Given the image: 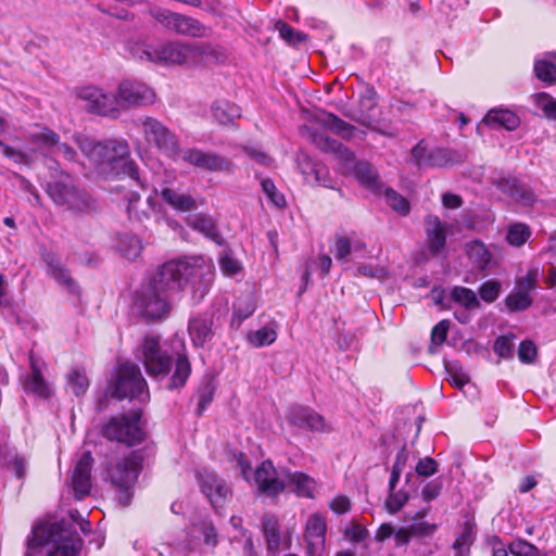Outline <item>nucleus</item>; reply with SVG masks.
<instances>
[{
    "mask_svg": "<svg viewBox=\"0 0 556 556\" xmlns=\"http://www.w3.org/2000/svg\"><path fill=\"white\" fill-rule=\"evenodd\" d=\"M216 390V386L213 380L204 381L199 389L197 390V399H198V415H202L203 412L207 408L214 397V393Z\"/></svg>",
    "mask_w": 556,
    "mask_h": 556,
    "instance_id": "40",
    "label": "nucleus"
},
{
    "mask_svg": "<svg viewBox=\"0 0 556 556\" xmlns=\"http://www.w3.org/2000/svg\"><path fill=\"white\" fill-rule=\"evenodd\" d=\"M384 199L387 204L394 211H396L399 214L405 216L410 211V205L408 201L401 194H399L396 191H394L391 188H388L384 191Z\"/></svg>",
    "mask_w": 556,
    "mask_h": 556,
    "instance_id": "43",
    "label": "nucleus"
},
{
    "mask_svg": "<svg viewBox=\"0 0 556 556\" xmlns=\"http://www.w3.org/2000/svg\"><path fill=\"white\" fill-rule=\"evenodd\" d=\"M466 253L475 267L480 270L485 269L491 261L490 251L478 240L470 241L466 244Z\"/></svg>",
    "mask_w": 556,
    "mask_h": 556,
    "instance_id": "30",
    "label": "nucleus"
},
{
    "mask_svg": "<svg viewBox=\"0 0 556 556\" xmlns=\"http://www.w3.org/2000/svg\"><path fill=\"white\" fill-rule=\"evenodd\" d=\"M408 498V494L404 491H390L389 497L386 501V507L389 513L395 514L402 509V507L407 503Z\"/></svg>",
    "mask_w": 556,
    "mask_h": 556,
    "instance_id": "55",
    "label": "nucleus"
},
{
    "mask_svg": "<svg viewBox=\"0 0 556 556\" xmlns=\"http://www.w3.org/2000/svg\"><path fill=\"white\" fill-rule=\"evenodd\" d=\"M142 468V455L134 451L123 458L105 459L102 464V477L119 491L118 502L128 506L131 502V488L136 483Z\"/></svg>",
    "mask_w": 556,
    "mask_h": 556,
    "instance_id": "5",
    "label": "nucleus"
},
{
    "mask_svg": "<svg viewBox=\"0 0 556 556\" xmlns=\"http://www.w3.org/2000/svg\"><path fill=\"white\" fill-rule=\"evenodd\" d=\"M509 552L514 556H540L539 548L523 540H518L510 543Z\"/></svg>",
    "mask_w": 556,
    "mask_h": 556,
    "instance_id": "54",
    "label": "nucleus"
},
{
    "mask_svg": "<svg viewBox=\"0 0 556 556\" xmlns=\"http://www.w3.org/2000/svg\"><path fill=\"white\" fill-rule=\"evenodd\" d=\"M277 333L274 329L263 327L256 331L248 333V341L256 348L269 345L276 341Z\"/></svg>",
    "mask_w": 556,
    "mask_h": 556,
    "instance_id": "42",
    "label": "nucleus"
},
{
    "mask_svg": "<svg viewBox=\"0 0 556 556\" xmlns=\"http://www.w3.org/2000/svg\"><path fill=\"white\" fill-rule=\"evenodd\" d=\"M325 124L327 127H329L332 131L337 132L338 135L342 136L343 138H351L353 137L354 131L356 128L352 126L351 124L342 121L338 116L333 114H328Z\"/></svg>",
    "mask_w": 556,
    "mask_h": 556,
    "instance_id": "45",
    "label": "nucleus"
},
{
    "mask_svg": "<svg viewBox=\"0 0 556 556\" xmlns=\"http://www.w3.org/2000/svg\"><path fill=\"white\" fill-rule=\"evenodd\" d=\"M255 308H256V305L251 295H248L244 299L243 298L238 299L233 305L235 315L240 320L249 318L254 313Z\"/></svg>",
    "mask_w": 556,
    "mask_h": 556,
    "instance_id": "50",
    "label": "nucleus"
},
{
    "mask_svg": "<svg viewBox=\"0 0 556 556\" xmlns=\"http://www.w3.org/2000/svg\"><path fill=\"white\" fill-rule=\"evenodd\" d=\"M501 292V283L497 280H488L479 287L480 298L488 303L494 302Z\"/></svg>",
    "mask_w": 556,
    "mask_h": 556,
    "instance_id": "52",
    "label": "nucleus"
},
{
    "mask_svg": "<svg viewBox=\"0 0 556 556\" xmlns=\"http://www.w3.org/2000/svg\"><path fill=\"white\" fill-rule=\"evenodd\" d=\"M451 299L465 307L466 309H476L480 307L477 294L469 288L456 286L451 290Z\"/></svg>",
    "mask_w": 556,
    "mask_h": 556,
    "instance_id": "33",
    "label": "nucleus"
},
{
    "mask_svg": "<svg viewBox=\"0 0 556 556\" xmlns=\"http://www.w3.org/2000/svg\"><path fill=\"white\" fill-rule=\"evenodd\" d=\"M326 518L319 513L309 515L305 522L303 535L307 556H321L326 546Z\"/></svg>",
    "mask_w": 556,
    "mask_h": 556,
    "instance_id": "15",
    "label": "nucleus"
},
{
    "mask_svg": "<svg viewBox=\"0 0 556 556\" xmlns=\"http://www.w3.org/2000/svg\"><path fill=\"white\" fill-rule=\"evenodd\" d=\"M356 179L365 187L372 188L377 184V173L367 162H358L353 167Z\"/></svg>",
    "mask_w": 556,
    "mask_h": 556,
    "instance_id": "37",
    "label": "nucleus"
},
{
    "mask_svg": "<svg viewBox=\"0 0 556 556\" xmlns=\"http://www.w3.org/2000/svg\"><path fill=\"white\" fill-rule=\"evenodd\" d=\"M130 52L134 58L152 63L191 65L189 43L167 42L160 45L135 43Z\"/></svg>",
    "mask_w": 556,
    "mask_h": 556,
    "instance_id": "7",
    "label": "nucleus"
},
{
    "mask_svg": "<svg viewBox=\"0 0 556 556\" xmlns=\"http://www.w3.org/2000/svg\"><path fill=\"white\" fill-rule=\"evenodd\" d=\"M473 541L475 534L472 526L466 522L463 531L457 535L453 543L455 556H468L470 546L472 545Z\"/></svg>",
    "mask_w": 556,
    "mask_h": 556,
    "instance_id": "35",
    "label": "nucleus"
},
{
    "mask_svg": "<svg viewBox=\"0 0 556 556\" xmlns=\"http://www.w3.org/2000/svg\"><path fill=\"white\" fill-rule=\"evenodd\" d=\"M505 304L510 312L525 311L531 306L532 298L526 291L515 289L506 296Z\"/></svg>",
    "mask_w": 556,
    "mask_h": 556,
    "instance_id": "41",
    "label": "nucleus"
},
{
    "mask_svg": "<svg viewBox=\"0 0 556 556\" xmlns=\"http://www.w3.org/2000/svg\"><path fill=\"white\" fill-rule=\"evenodd\" d=\"M179 159L206 172L231 173L233 170V163L228 157L199 148L181 149Z\"/></svg>",
    "mask_w": 556,
    "mask_h": 556,
    "instance_id": "13",
    "label": "nucleus"
},
{
    "mask_svg": "<svg viewBox=\"0 0 556 556\" xmlns=\"http://www.w3.org/2000/svg\"><path fill=\"white\" fill-rule=\"evenodd\" d=\"M514 338L507 336L498 337L495 342L493 350L501 358H511L514 355Z\"/></svg>",
    "mask_w": 556,
    "mask_h": 556,
    "instance_id": "51",
    "label": "nucleus"
},
{
    "mask_svg": "<svg viewBox=\"0 0 556 556\" xmlns=\"http://www.w3.org/2000/svg\"><path fill=\"white\" fill-rule=\"evenodd\" d=\"M483 122L491 127H503L507 130H515L520 124L517 114L507 109L490 110L484 116Z\"/></svg>",
    "mask_w": 556,
    "mask_h": 556,
    "instance_id": "24",
    "label": "nucleus"
},
{
    "mask_svg": "<svg viewBox=\"0 0 556 556\" xmlns=\"http://www.w3.org/2000/svg\"><path fill=\"white\" fill-rule=\"evenodd\" d=\"M201 492L214 509L223 508L231 497V490L215 472L204 471L199 477Z\"/></svg>",
    "mask_w": 556,
    "mask_h": 556,
    "instance_id": "16",
    "label": "nucleus"
},
{
    "mask_svg": "<svg viewBox=\"0 0 556 556\" xmlns=\"http://www.w3.org/2000/svg\"><path fill=\"white\" fill-rule=\"evenodd\" d=\"M316 142L323 150L333 152L336 155H338V157L345 162L354 161V153L333 139L327 137H318L316 138Z\"/></svg>",
    "mask_w": 556,
    "mask_h": 556,
    "instance_id": "36",
    "label": "nucleus"
},
{
    "mask_svg": "<svg viewBox=\"0 0 556 556\" xmlns=\"http://www.w3.org/2000/svg\"><path fill=\"white\" fill-rule=\"evenodd\" d=\"M261 187L267 199L276 207L282 208L286 206L287 202L285 195L276 188L274 181L270 178H264L261 181Z\"/></svg>",
    "mask_w": 556,
    "mask_h": 556,
    "instance_id": "47",
    "label": "nucleus"
},
{
    "mask_svg": "<svg viewBox=\"0 0 556 556\" xmlns=\"http://www.w3.org/2000/svg\"><path fill=\"white\" fill-rule=\"evenodd\" d=\"M237 464L241 470V476L250 484L257 488L260 494L275 497L286 489V482L278 477V472L270 460H264L256 467L251 476L252 467L243 453L237 455Z\"/></svg>",
    "mask_w": 556,
    "mask_h": 556,
    "instance_id": "9",
    "label": "nucleus"
},
{
    "mask_svg": "<svg viewBox=\"0 0 556 556\" xmlns=\"http://www.w3.org/2000/svg\"><path fill=\"white\" fill-rule=\"evenodd\" d=\"M146 142L163 155L176 161L181 154L179 137L165 124L152 116L138 119Z\"/></svg>",
    "mask_w": 556,
    "mask_h": 556,
    "instance_id": "8",
    "label": "nucleus"
},
{
    "mask_svg": "<svg viewBox=\"0 0 556 556\" xmlns=\"http://www.w3.org/2000/svg\"><path fill=\"white\" fill-rule=\"evenodd\" d=\"M536 346L532 341L525 340L519 344L518 348V357L521 363L530 364L536 357Z\"/></svg>",
    "mask_w": 556,
    "mask_h": 556,
    "instance_id": "58",
    "label": "nucleus"
},
{
    "mask_svg": "<svg viewBox=\"0 0 556 556\" xmlns=\"http://www.w3.org/2000/svg\"><path fill=\"white\" fill-rule=\"evenodd\" d=\"M93 458L90 451L84 452L78 458L72 475V488L77 500L89 494L91 489V469Z\"/></svg>",
    "mask_w": 556,
    "mask_h": 556,
    "instance_id": "18",
    "label": "nucleus"
},
{
    "mask_svg": "<svg viewBox=\"0 0 556 556\" xmlns=\"http://www.w3.org/2000/svg\"><path fill=\"white\" fill-rule=\"evenodd\" d=\"M438 471V463L431 457L419 459L416 465V472L420 477H430Z\"/></svg>",
    "mask_w": 556,
    "mask_h": 556,
    "instance_id": "62",
    "label": "nucleus"
},
{
    "mask_svg": "<svg viewBox=\"0 0 556 556\" xmlns=\"http://www.w3.org/2000/svg\"><path fill=\"white\" fill-rule=\"evenodd\" d=\"M213 270L202 257L173 260L163 264L135 294L134 309L147 320L168 316V292L189 287L193 296L201 300L208 291Z\"/></svg>",
    "mask_w": 556,
    "mask_h": 556,
    "instance_id": "1",
    "label": "nucleus"
},
{
    "mask_svg": "<svg viewBox=\"0 0 556 556\" xmlns=\"http://www.w3.org/2000/svg\"><path fill=\"white\" fill-rule=\"evenodd\" d=\"M428 511V508H424L410 518V523L407 528L413 538H431L437 531V523H429L424 520Z\"/></svg>",
    "mask_w": 556,
    "mask_h": 556,
    "instance_id": "29",
    "label": "nucleus"
},
{
    "mask_svg": "<svg viewBox=\"0 0 556 556\" xmlns=\"http://www.w3.org/2000/svg\"><path fill=\"white\" fill-rule=\"evenodd\" d=\"M189 53L191 65L218 61L223 56L217 46L207 42L189 43Z\"/></svg>",
    "mask_w": 556,
    "mask_h": 556,
    "instance_id": "25",
    "label": "nucleus"
},
{
    "mask_svg": "<svg viewBox=\"0 0 556 556\" xmlns=\"http://www.w3.org/2000/svg\"><path fill=\"white\" fill-rule=\"evenodd\" d=\"M276 27L279 30L280 37L289 45L296 46L307 40V35L295 30L287 23L278 22Z\"/></svg>",
    "mask_w": 556,
    "mask_h": 556,
    "instance_id": "46",
    "label": "nucleus"
},
{
    "mask_svg": "<svg viewBox=\"0 0 556 556\" xmlns=\"http://www.w3.org/2000/svg\"><path fill=\"white\" fill-rule=\"evenodd\" d=\"M74 140L99 174L106 178L129 177L139 182V169L136 162L130 159L127 141L117 139L96 141L83 135H75Z\"/></svg>",
    "mask_w": 556,
    "mask_h": 556,
    "instance_id": "2",
    "label": "nucleus"
},
{
    "mask_svg": "<svg viewBox=\"0 0 556 556\" xmlns=\"http://www.w3.org/2000/svg\"><path fill=\"white\" fill-rule=\"evenodd\" d=\"M26 390L33 392L40 397L49 396L50 390L48 384L45 382L40 371L37 368H33V376L26 383Z\"/></svg>",
    "mask_w": 556,
    "mask_h": 556,
    "instance_id": "48",
    "label": "nucleus"
},
{
    "mask_svg": "<svg viewBox=\"0 0 556 556\" xmlns=\"http://www.w3.org/2000/svg\"><path fill=\"white\" fill-rule=\"evenodd\" d=\"M554 59L555 56L553 54H548L536 59L534 63L535 76L549 85L556 83V63Z\"/></svg>",
    "mask_w": 556,
    "mask_h": 556,
    "instance_id": "31",
    "label": "nucleus"
},
{
    "mask_svg": "<svg viewBox=\"0 0 556 556\" xmlns=\"http://www.w3.org/2000/svg\"><path fill=\"white\" fill-rule=\"evenodd\" d=\"M160 194L162 200L177 212H192L198 208L197 200L189 193H182L168 187H162Z\"/></svg>",
    "mask_w": 556,
    "mask_h": 556,
    "instance_id": "23",
    "label": "nucleus"
},
{
    "mask_svg": "<svg viewBox=\"0 0 556 556\" xmlns=\"http://www.w3.org/2000/svg\"><path fill=\"white\" fill-rule=\"evenodd\" d=\"M112 395L118 400L137 399L140 402L149 401L150 393L147 381L136 364L124 363L118 366Z\"/></svg>",
    "mask_w": 556,
    "mask_h": 556,
    "instance_id": "11",
    "label": "nucleus"
},
{
    "mask_svg": "<svg viewBox=\"0 0 556 556\" xmlns=\"http://www.w3.org/2000/svg\"><path fill=\"white\" fill-rule=\"evenodd\" d=\"M211 114L218 124L229 125L240 117L241 110L238 105L227 100H216L211 105Z\"/></svg>",
    "mask_w": 556,
    "mask_h": 556,
    "instance_id": "26",
    "label": "nucleus"
},
{
    "mask_svg": "<svg viewBox=\"0 0 556 556\" xmlns=\"http://www.w3.org/2000/svg\"><path fill=\"white\" fill-rule=\"evenodd\" d=\"M151 16L163 27L173 30L175 26L176 13L169 10L156 9L150 11Z\"/></svg>",
    "mask_w": 556,
    "mask_h": 556,
    "instance_id": "57",
    "label": "nucleus"
},
{
    "mask_svg": "<svg viewBox=\"0 0 556 556\" xmlns=\"http://www.w3.org/2000/svg\"><path fill=\"white\" fill-rule=\"evenodd\" d=\"M121 253L128 260H135L142 251L141 240L134 235H123L118 240Z\"/></svg>",
    "mask_w": 556,
    "mask_h": 556,
    "instance_id": "34",
    "label": "nucleus"
},
{
    "mask_svg": "<svg viewBox=\"0 0 556 556\" xmlns=\"http://www.w3.org/2000/svg\"><path fill=\"white\" fill-rule=\"evenodd\" d=\"M181 345H184L182 342ZM140 350L141 361L150 377L163 379L169 374L173 367V356L161 346L157 338L146 337ZM174 365L175 369L167 386L170 390L182 388L191 375V364L185 346L181 352L176 353Z\"/></svg>",
    "mask_w": 556,
    "mask_h": 556,
    "instance_id": "3",
    "label": "nucleus"
},
{
    "mask_svg": "<svg viewBox=\"0 0 556 556\" xmlns=\"http://www.w3.org/2000/svg\"><path fill=\"white\" fill-rule=\"evenodd\" d=\"M29 139L31 142L40 144L49 152L62 155L67 161L72 162L76 159L75 149L65 142H60V136L49 128H42L31 132Z\"/></svg>",
    "mask_w": 556,
    "mask_h": 556,
    "instance_id": "19",
    "label": "nucleus"
},
{
    "mask_svg": "<svg viewBox=\"0 0 556 556\" xmlns=\"http://www.w3.org/2000/svg\"><path fill=\"white\" fill-rule=\"evenodd\" d=\"M191 533L194 538L202 536L203 542L208 546L215 547L218 543L217 532L208 521L203 520L200 523H194Z\"/></svg>",
    "mask_w": 556,
    "mask_h": 556,
    "instance_id": "38",
    "label": "nucleus"
},
{
    "mask_svg": "<svg viewBox=\"0 0 556 556\" xmlns=\"http://www.w3.org/2000/svg\"><path fill=\"white\" fill-rule=\"evenodd\" d=\"M212 326L213 319L208 315H197L190 318L188 332L195 348H202L212 340L214 336Z\"/></svg>",
    "mask_w": 556,
    "mask_h": 556,
    "instance_id": "21",
    "label": "nucleus"
},
{
    "mask_svg": "<svg viewBox=\"0 0 556 556\" xmlns=\"http://www.w3.org/2000/svg\"><path fill=\"white\" fill-rule=\"evenodd\" d=\"M287 420L294 427L313 432L331 431V425L325 417L308 406H292L287 414Z\"/></svg>",
    "mask_w": 556,
    "mask_h": 556,
    "instance_id": "17",
    "label": "nucleus"
},
{
    "mask_svg": "<svg viewBox=\"0 0 556 556\" xmlns=\"http://www.w3.org/2000/svg\"><path fill=\"white\" fill-rule=\"evenodd\" d=\"M83 544L73 525L62 520L34 528L28 548L40 545L46 548L47 556H80Z\"/></svg>",
    "mask_w": 556,
    "mask_h": 556,
    "instance_id": "4",
    "label": "nucleus"
},
{
    "mask_svg": "<svg viewBox=\"0 0 556 556\" xmlns=\"http://www.w3.org/2000/svg\"><path fill=\"white\" fill-rule=\"evenodd\" d=\"M352 253V239L348 236H337L334 241V257L338 261H345Z\"/></svg>",
    "mask_w": 556,
    "mask_h": 556,
    "instance_id": "56",
    "label": "nucleus"
},
{
    "mask_svg": "<svg viewBox=\"0 0 556 556\" xmlns=\"http://www.w3.org/2000/svg\"><path fill=\"white\" fill-rule=\"evenodd\" d=\"M450 328L448 320H441L431 331V341L433 344L441 345L445 340Z\"/></svg>",
    "mask_w": 556,
    "mask_h": 556,
    "instance_id": "64",
    "label": "nucleus"
},
{
    "mask_svg": "<svg viewBox=\"0 0 556 556\" xmlns=\"http://www.w3.org/2000/svg\"><path fill=\"white\" fill-rule=\"evenodd\" d=\"M78 97L86 102V109L89 112L112 118H117L119 115L116 94H108L100 88L86 86L79 90Z\"/></svg>",
    "mask_w": 556,
    "mask_h": 556,
    "instance_id": "14",
    "label": "nucleus"
},
{
    "mask_svg": "<svg viewBox=\"0 0 556 556\" xmlns=\"http://www.w3.org/2000/svg\"><path fill=\"white\" fill-rule=\"evenodd\" d=\"M219 267L223 274L229 277L237 275L241 270L240 263L229 254L220 256Z\"/></svg>",
    "mask_w": 556,
    "mask_h": 556,
    "instance_id": "59",
    "label": "nucleus"
},
{
    "mask_svg": "<svg viewBox=\"0 0 556 556\" xmlns=\"http://www.w3.org/2000/svg\"><path fill=\"white\" fill-rule=\"evenodd\" d=\"M288 483L293 486V491L303 497L312 498L316 488V481L302 471H286L285 473Z\"/></svg>",
    "mask_w": 556,
    "mask_h": 556,
    "instance_id": "27",
    "label": "nucleus"
},
{
    "mask_svg": "<svg viewBox=\"0 0 556 556\" xmlns=\"http://www.w3.org/2000/svg\"><path fill=\"white\" fill-rule=\"evenodd\" d=\"M115 94L118 110L151 105L156 97L152 88L135 79L121 81Z\"/></svg>",
    "mask_w": 556,
    "mask_h": 556,
    "instance_id": "12",
    "label": "nucleus"
},
{
    "mask_svg": "<svg viewBox=\"0 0 556 556\" xmlns=\"http://www.w3.org/2000/svg\"><path fill=\"white\" fill-rule=\"evenodd\" d=\"M425 226L430 252L434 254L441 252L446 242V226L434 215H428L425 218Z\"/></svg>",
    "mask_w": 556,
    "mask_h": 556,
    "instance_id": "22",
    "label": "nucleus"
},
{
    "mask_svg": "<svg viewBox=\"0 0 556 556\" xmlns=\"http://www.w3.org/2000/svg\"><path fill=\"white\" fill-rule=\"evenodd\" d=\"M446 371L448 375V381L454 387L462 389L465 384H467L470 380L468 374L463 370L460 366L456 364L446 366Z\"/></svg>",
    "mask_w": 556,
    "mask_h": 556,
    "instance_id": "53",
    "label": "nucleus"
},
{
    "mask_svg": "<svg viewBox=\"0 0 556 556\" xmlns=\"http://www.w3.org/2000/svg\"><path fill=\"white\" fill-rule=\"evenodd\" d=\"M531 228L523 223H513L507 227L506 240L515 248L522 247L531 237Z\"/></svg>",
    "mask_w": 556,
    "mask_h": 556,
    "instance_id": "32",
    "label": "nucleus"
},
{
    "mask_svg": "<svg viewBox=\"0 0 556 556\" xmlns=\"http://www.w3.org/2000/svg\"><path fill=\"white\" fill-rule=\"evenodd\" d=\"M513 200L522 205H532L535 201L534 192L527 186L519 182L516 192L514 193Z\"/></svg>",
    "mask_w": 556,
    "mask_h": 556,
    "instance_id": "60",
    "label": "nucleus"
},
{
    "mask_svg": "<svg viewBox=\"0 0 556 556\" xmlns=\"http://www.w3.org/2000/svg\"><path fill=\"white\" fill-rule=\"evenodd\" d=\"M538 106L547 118L556 119V100L554 98L546 93H541L538 98Z\"/></svg>",
    "mask_w": 556,
    "mask_h": 556,
    "instance_id": "61",
    "label": "nucleus"
},
{
    "mask_svg": "<svg viewBox=\"0 0 556 556\" xmlns=\"http://www.w3.org/2000/svg\"><path fill=\"white\" fill-rule=\"evenodd\" d=\"M189 225L193 229L199 230L208 238L216 239L218 237V231L215 226V223L210 216H205L202 214L194 215L189 219Z\"/></svg>",
    "mask_w": 556,
    "mask_h": 556,
    "instance_id": "39",
    "label": "nucleus"
},
{
    "mask_svg": "<svg viewBox=\"0 0 556 556\" xmlns=\"http://www.w3.org/2000/svg\"><path fill=\"white\" fill-rule=\"evenodd\" d=\"M296 161L298 167L304 176L305 180L311 181L312 170L315 168L317 162H314L313 159L306 153H299Z\"/></svg>",
    "mask_w": 556,
    "mask_h": 556,
    "instance_id": "63",
    "label": "nucleus"
},
{
    "mask_svg": "<svg viewBox=\"0 0 556 556\" xmlns=\"http://www.w3.org/2000/svg\"><path fill=\"white\" fill-rule=\"evenodd\" d=\"M141 410H131L111 417L103 426L102 434L109 441L125 443L134 446L144 440L146 433L140 424Z\"/></svg>",
    "mask_w": 556,
    "mask_h": 556,
    "instance_id": "10",
    "label": "nucleus"
},
{
    "mask_svg": "<svg viewBox=\"0 0 556 556\" xmlns=\"http://www.w3.org/2000/svg\"><path fill=\"white\" fill-rule=\"evenodd\" d=\"M43 260L47 264L49 276L52 277L67 292L78 294L79 288L77 283L72 278L70 271L60 262V260L52 253H46Z\"/></svg>",
    "mask_w": 556,
    "mask_h": 556,
    "instance_id": "20",
    "label": "nucleus"
},
{
    "mask_svg": "<svg viewBox=\"0 0 556 556\" xmlns=\"http://www.w3.org/2000/svg\"><path fill=\"white\" fill-rule=\"evenodd\" d=\"M263 530L265 532L269 548L278 547L280 541L278 520L275 516H265L263 519Z\"/></svg>",
    "mask_w": 556,
    "mask_h": 556,
    "instance_id": "44",
    "label": "nucleus"
},
{
    "mask_svg": "<svg viewBox=\"0 0 556 556\" xmlns=\"http://www.w3.org/2000/svg\"><path fill=\"white\" fill-rule=\"evenodd\" d=\"M68 386L73 393L77 396L86 393L89 387V380L85 372L79 370H73L68 375Z\"/></svg>",
    "mask_w": 556,
    "mask_h": 556,
    "instance_id": "49",
    "label": "nucleus"
},
{
    "mask_svg": "<svg viewBox=\"0 0 556 556\" xmlns=\"http://www.w3.org/2000/svg\"><path fill=\"white\" fill-rule=\"evenodd\" d=\"M46 192L54 204L68 210L85 212L93 207L92 198L77 188L73 178L66 173H61L58 179L48 181Z\"/></svg>",
    "mask_w": 556,
    "mask_h": 556,
    "instance_id": "6",
    "label": "nucleus"
},
{
    "mask_svg": "<svg viewBox=\"0 0 556 556\" xmlns=\"http://www.w3.org/2000/svg\"><path fill=\"white\" fill-rule=\"evenodd\" d=\"M173 31L191 37H205L208 35V29L198 20L179 13H176Z\"/></svg>",
    "mask_w": 556,
    "mask_h": 556,
    "instance_id": "28",
    "label": "nucleus"
}]
</instances>
